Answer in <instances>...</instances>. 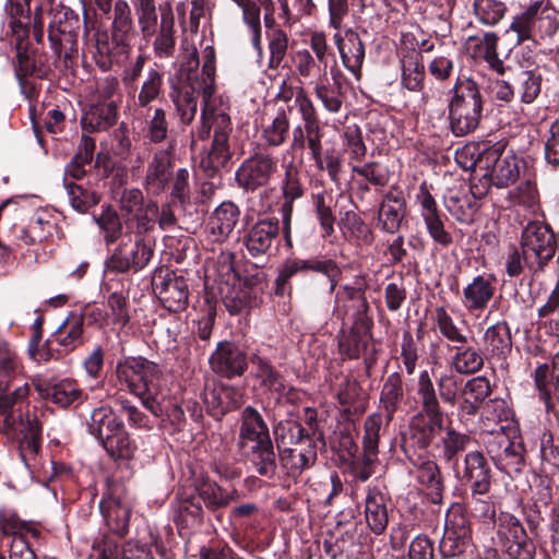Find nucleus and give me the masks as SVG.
<instances>
[{"mask_svg": "<svg viewBox=\"0 0 559 559\" xmlns=\"http://www.w3.org/2000/svg\"><path fill=\"white\" fill-rule=\"evenodd\" d=\"M87 429L111 459L132 457L136 447L127 432L122 419L110 406L94 408L87 420Z\"/></svg>", "mask_w": 559, "mask_h": 559, "instance_id": "1a4fd4ad", "label": "nucleus"}, {"mask_svg": "<svg viewBox=\"0 0 559 559\" xmlns=\"http://www.w3.org/2000/svg\"><path fill=\"white\" fill-rule=\"evenodd\" d=\"M404 399L403 378L400 372L386 377L380 392V405L384 411L386 423H390Z\"/></svg>", "mask_w": 559, "mask_h": 559, "instance_id": "c03bdc74", "label": "nucleus"}, {"mask_svg": "<svg viewBox=\"0 0 559 559\" xmlns=\"http://www.w3.org/2000/svg\"><path fill=\"white\" fill-rule=\"evenodd\" d=\"M203 402L207 413L219 420L225 414L242 404V392L234 385L217 383L211 389H205Z\"/></svg>", "mask_w": 559, "mask_h": 559, "instance_id": "cd10ccee", "label": "nucleus"}, {"mask_svg": "<svg viewBox=\"0 0 559 559\" xmlns=\"http://www.w3.org/2000/svg\"><path fill=\"white\" fill-rule=\"evenodd\" d=\"M226 310L231 316L248 312L262 302L263 288L258 275L239 278L219 286Z\"/></svg>", "mask_w": 559, "mask_h": 559, "instance_id": "6ab92c4d", "label": "nucleus"}, {"mask_svg": "<svg viewBox=\"0 0 559 559\" xmlns=\"http://www.w3.org/2000/svg\"><path fill=\"white\" fill-rule=\"evenodd\" d=\"M290 114L289 107H278L272 121L263 127L262 140L267 146L278 147L286 142L290 128Z\"/></svg>", "mask_w": 559, "mask_h": 559, "instance_id": "3c124183", "label": "nucleus"}, {"mask_svg": "<svg viewBox=\"0 0 559 559\" xmlns=\"http://www.w3.org/2000/svg\"><path fill=\"white\" fill-rule=\"evenodd\" d=\"M209 361L213 372L228 379L242 376L248 368L246 350L228 341L217 344Z\"/></svg>", "mask_w": 559, "mask_h": 559, "instance_id": "4be33fe9", "label": "nucleus"}, {"mask_svg": "<svg viewBox=\"0 0 559 559\" xmlns=\"http://www.w3.org/2000/svg\"><path fill=\"white\" fill-rule=\"evenodd\" d=\"M544 13L542 2L536 1L513 17L510 31L516 34L519 46L528 41L537 47L539 39L551 37L557 33L558 23L556 19Z\"/></svg>", "mask_w": 559, "mask_h": 559, "instance_id": "2eb2a0df", "label": "nucleus"}, {"mask_svg": "<svg viewBox=\"0 0 559 559\" xmlns=\"http://www.w3.org/2000/svg\"><path fill=\"white\" fill-rule=\"evenodd\" d=\"M278 173V159L273 154L258 151L242 160L235 173L237 186L246 192L266 187Z\"/></svg>", "mask_w": 559, "mask_h": 559, "instance_id": "f3484780", "label": "nucleus"}, {"mask_svg": "<svg viewBox=\"0 0 559 559\" xmlns=\"http://www.w3.org/2000/svg\"><path fill=\"white\" fill-rule=\"evenodd\" d=\"M406 215V201L402 192L390 190L380 203L378 227L388 234H396Z\"/></svg>", "mask_w": 559, "mask_h": 559, "instance_id": "2f4dec72", "label": "nucleus"}, {"mask_svg": "<svg viewBox=\"0 0 559 559\" xmlns=\"http://www.w3.org/2000/svg\"><path fill=\"white\" fill-rule=\"evenodd\" d=\"M112 10L110 33L107 29L97 28L90 36L85 21V49L103 71L110 70L120 56L129 53L134 33L132 12L128 1L116 0Z\"/></svg>", "mask_w": 559, "mask_h": 559, "instance_id": "20e7f679", "label": "nucleus"}, {"mask_svg": "<svg viewBox=\"0 0 559 559\" xmlns=\"http://www.w3.org/2000/svg\"><path fill=\"white\" fill-rule=\"evenodd\" d=\"M485 447L496 467L512 475L520 473L525 465V447L520 436H510L504 429L491 431L486 436Z\"/></svg>", "mask_w": 559, "mask_h": 559, "instance_id": "f8f14e48", "label": "nucleus"}, {"mask_svg": "<svg viewBox=\"0 0 559 559\" xmlns=\"http://www.w3.org/2000/svg\"><path fill=\"white\" fill-rule=\"evenodd\" d=\"M117 119L118 105L116 102H97L83 114L81 124L86 132H102L116 124Z\"/></svg>", "mask_w": 559, "mask_h": 559, "instance_id": "ea45409f", "label": "nucleus"}, {"mask_svg": "<svg viewBox=\"0 0 559 559\" xmlns=\"http://www.w3.org/2000/svg\"><path fill=\"white\" fill-rule=\"evenodd\" d=\"M134 240L122 241L106 261V267L110 272L134 273L143 270L154 255L151 241L144 238L145 234H134Z\"/></svg>", "mask_w": 559, "mask_h": 559, "instance_id": "a211bd4d", "label": "nucleus"}, {"mask_svg": "<svg viewBox=\"0 0 559 559\" xmlns=\"http://www.w3.org/2000/svg\"><path fill=\"white\" fill-rule=\"evenodd\" d=\"M472 443V436L447 425L439 440L435 443L438 456L445 464L457 466L459 455Z\"/></svg>", "mask_w": 559, "mask_h": 559, "instance_id": "f704fd0d", "label": "nucleus"}, {"mask_svg": "<svg viewBox=\"0 0 559 559\" xmlns=\"http://www.w3.org/2000/svg\"><path fill=\"white\" fill-rule=\"evenodd\" d=\"M297 109L301 116V119L305 123L306 129V146L310 151L311 158L317 156L321 151H323L322 146V138H323V129L321 127L317 109L309 98L307 94L299 93V96L296 100Z\"/></svg>", "mask_w": 559, "mask_h": 559, "instance_id": "c756f323", "label": "nucleus"}, {"mask_svg": "<svg viewBox=\"0 0 559 559\" xmlns=\"http://www.w3.org/2000/svg\"><path fill=\"white\" fill-rule=\"evenodd\" d=\"M240 216V210L234 202H223L212 213L207 230L213 241L226 240L235 229Z\"/></svg>", "mask_w": 559, "mask_h": 559, "instance_id": "e433bc0d", "label": "nucleus"}, {"mask_svg": "<svg viewBox=\"0 0 559 559\" xmlns=\"http://www.w3.org/2000/svg\"><path fill=\"white\" fill-rule=\"evenodd\" d=\"M314 95L322 103L326 111L337 114L342 109L343 97L340 82L328 84L321 80L314 86Z\"/></svg>", "mask_w": 559, "mask_h": 559, "instance_id": "680f3d73", "label": "nucleus"}, {"mask_svg": "<svg viewBox=\"0 0 559 559\" xmlns=\"http://www.w3.org/2000/svg\"><path fill=\"white\" fill-rule=\"evenodd\" d=\"M540 459L545 473H559V437L555 438L550 431L540 437Z\"/></svg>", "mask_w": 559, "mask_h": 559, "instance_id": "052dcab7", "label": "nucleus"}, {"mask_svg": "<svg viewBox=\"0 0 559 559\" xmlns=\"http://www.w3.org/2000/svg\"><path fill=\"white\" fill-rule=\"evenodd\" d=\"M251 362L257 367V377L261 380L262 386L275 393L284 390L283 377L266 359L254 355Z\"/></svg>", "mask_w": 559, "mask_h": 559, "instance_id": "338daca9", "label": "nucleus"}, {"mask_svg": "<svg viewBox=\"0 0 559 559\" xmlns=\"http://www.w3.org/2000/svg\"><path fill=\"white\" fill-rule=\"evenodd\" d=\"M527 534L521 521L509 512H501L496 524L497 544L506 549L516 539L524 538Z\"/></svg>", "mask_w": 559, "mask_h": 559, "instance_id": "603ef678", "label": "nucleus"}, {"mask_svg": "<svg viewBox=\"0 0 559 559\" xmlns=\"http://www.w3.org/2000/svg\"><path fill=\"white\" fill-rule=\"evenodd\" d=\"M116 377L130 393L138 396L142 405L155 417H162L171 433L186 426L182 407L177 403L166 404L167 389L162 368L144 357H127L116 365Z\"/></svg>", "mask_w": 559, "mask_h": 559, "instance_id": "f257e3e1", "label": "nucleus"}, {"mask_svg": "<svg viewBox=\"0 0 559 559\" xmlns=\"http://www.w3.org/2000/svg\"><path fill=\"white\" fill-rule=\"evenodd\" d=\"M96 223L104 233V240L106 245L115 243L122 236L123 226L121 218L110 206L103 211V213L96 218Z\"/></svg>", "mask_w": 559, "mask_h": 559, "instance_id": "774afa93", "label": "nucleus"}, {"mask_svg": "<svg viewBox=\"0 0 559 559\" xmlns=\"http://www.w3.org/2000/svg\"><path fill=\"white\" fill-rule=\"evenodd\" d=\"M383 424L381 413H372L365 420V433L362 438L365 464H371L378 454L380 430Z\"/></svg>", "mask_w": 559, "mask_h": 559, "instance_id": "4d7b16f0", "label": "nucleus"}, {"mask_svg": "<svg viewBox=\"0 0 559 559\" xmlns=\"http://www.w3.org/2000/svg\"><path fill=\"white\" fill-rule=\"evenodd\" d=\"M456 477L469 490L491 489L492 474L489 463L480 451H469L464 455L462 468L455 469Z\"/></svg>", "mask_w": 559, "mask_h": 559, "instance_id": "a878e982", "label": "nucleus"}, {"mask_svg": "<svg viewBox=\"0 0 559 559\" xmlns=\"http://www.w3.org/2000/svg\"><path fill=\"white\" fill-rule=\"evenodd\" d=\"M203 66L200 76H195L191 83L193 91H197L199 95L205 93H216L215 86V49L213 46L207 45L202 50Z\"/></svg>", "mask_w": 559, "mask_h": 559, "instance_id": "864d4df0", "label": "nucleus"}, {"mask_svg": "<svg viewBox=\"0 0 559 559\" xmlns=\"http://www.w3.org/2000/svg\"><path fill=\"white\" fill-rule=\"evenodd\" d=\"M174 144H169L166 150L155 152L147 164L144 188L147 192L159 195L169 187L174 176V163L171 158Z\"/></svg>", "mask_w": 559, "mask_h": 559, "instance_id": "393cba45", "label": "nucleus"}, {"mask_svg": "<svg viewBox=\"0 0 559 559\" xmlns=\"http://www.w3.org/2000/svg\"><path fill=\"white\" fill-rule=\"evenodd\" d=\"M29 385L14 383V379L0 380V416L3 430L17 438L23 461L35 457L40 450L41 425L36 416L24 418L28 407Z\"/></svg>", "mask_w": 559, "mask_h": 559, "instance_id": "7ed1b4c3", "label": "nucleus"}, {"mask_svg": "<svg viewBox=\"0 0 559 559\" xmlns=\"http://www.w3.org/2000/svg\"><path fill=\"white\" fill-rule=\"evenodd\" d=\"M486 160L487 167L489 163H493L490 171V180L498 188H504L514 183L520 176L519 159L511 154H498V150L492 148L485 153L480 158V163Z\"/></svg>", "mask_w": 559, "mask_h": 559, "instance_id": "473e14b6", "label": "nucleus"}, {"mask_svg": "<svg viewBox=\"0 0 559 559\" xmlns=\"http://www.w3.org/2000/svg\"><path fill=\"white\" fill-rule=\"evenodd\" d=\"M270 58L267 68L277 70L286 57L288 50V34L284 29L266 32Z\"/></svg>", "mask_w": 559, "mask_h": 559, "instance_id": "e2e57ef3", "label": "nucleus"}, {"mask_svg": "<svg viewBox=\"0 0 559 559\" xmlns=\"http://www.w3.org/2000/svg\"><path fill=\"white\" fill-rule=\"evenodd\" d=\"M448 104L449 123L455 136L474 132L481 120L484 96L478 84L469 78H457Z\"/></svg>", "mask_w": 559, "mask_h": 559, "instance_id": "6e6552de", "label": "nucleus"}, {"mask_svg": "<svg viewBox=\"0 0 559 559\" xmlns=\"http://www.w3.org/2000/svg\"><path fill=\"white\" fill-rule=\"evenodd\" d=\"M138 26L145 41L152 40L154 57L173 58L176 51L175 16L169 3L156 5L155 0H131Z\"/></svg>", "mask_w": 559, "mask_h": 559, "instance_id": "0eeeda50", "label": "nucleus"}, {"mask_svg": "<svg viewBox=\"0 0 559 559\" xmlns=\"http://www.w3.org/2000/svg\"><path fill=\"white\" fill-rule=\"evenodd\" d=\"M416 201L420 206V216L428 235L441 248H449L453 243V236L445 229L437 202L425 183L420 185Z\"/></svg>", "mask_w": 559, "mask_h": 559, "instance_id": "b1692460", "label": "nucleus"}, {"mask_svg": "<svg viewBox=\"0 0 559 559\" xmlns=\"http://www.w3.org/2000/svg\"><path fill=\"white\" fill-rule=\"evenodd\" d=\"M485 353L501 364L512 352V336L507 322H498L486 329L484 334Z\"/></svg>", "mask_w": 559, "mask_h": 559, "instance_id": "4c0bfd02", "label": "nucleus"}, {"mask_svg": "<svg viewBox=\"0 0 559 559\" xmlns=\"http://www.w3.org/2000/svg\"><path fill=\"white\" fill-rule=\"evenodd\" d=\"M534 381L539 397L545 402L548 409L552 406V400L559 403V352L552 359L551 369L547 364L535 369Z\"/></svg>", "mask_w": 559, "mask_h": 559, "instance_id": "58836bf2", "label": "nucleus"}, {"mask_svg": "<svg viewBox=\"0 0 559 559\" xmlns=\"http://www.w3.org/2000/svg\"><path fill=\"white\" fill-rule=\"evenodd\" d=\"M202 96V107L199 123L191 130V148L198 141H206L213 131L210 152L201 164L209 176H213L228 166L231 159L229 138L233 122L229 115L230 103L227 96L217 93H205Z\"/></svg>", "mask_w": 559, "mask_h": 559, "instance_id": "f03ea898", "label": "nucleus"}, {"mask_svg": "<svg viewBox=\"0 0 559 559\" xmlns=\"http://www.w3.org/2000/svg\"><path fill=\"white\" fill-rule=\"evenodd\" d=\"M100 511L112 533L124 536L129 530V522L132 512L131 503L126 497L110 493L103 498L99 503Z\"/></svg>", "mask_w": 559, "mask_h": 559, "instance_id": "7c9ffc66", "label": "nucleus"}, {"mask_svg": "<svg viewBox=\"0 0 559 559\" xmlns=\"http://www.w3.org/2000/svg\"><path fill=\"white\" fill-rule=\"evenodd\" d=\"M521 249L527 269L537 272L555 254V235L548 226L542 223H530L522 233Z\"/></svg>", "mask_w": 559, "mask_h": 559, "instance_id": "dca6fc26", "label": "nucleus"}, {"mask_svg": "<svg viewBox=\"0 0 559 559\" xmlns=\"http://www.w3.org/2000/svg\"><path fill=\"white\" fill-rule=\"evenodd\" d=\"M417 395L420 401V412L442 411L435 383L428 370L419 373L417 381Z\"/></svg>", "mask_w": 559, "mask_h": 559, "instance_id": "0e129e2a", "label": "nucleus"}, {"mask_svg": "<svg viewBox=\"0 0 559 559\" xmlns=\"http://www.w3.org/2000/svg\"><path fill=\"white\" fill-rule=\"evenodd\" d=\"M444 428L442 411L419 412L412 418L411 438L418 448L427 449L442 435Z\"/></svg>", "mask_w": 559, "mask_h": 559, "instance_id": "bb28decb", "label": "nucleus"}, {"mask_svg": "<svg viewBox=\"0 0 559 559\" xmlns=\"http://www.w3.org/2000/svg\"><path fill=\"white\" fill-rule=\"evenodd\" d=\"M452 349L455 350L451 358V365L460 374H472L478 372L484 367L485 354L474 347L462 343Z\"/></svg>", "mask_w": 559, "mask_h": 559, "instance_id": "09e8293b", "label": "nucleus"}, {"mask_svg": "<svg viewBox=\"0 0 559 559\" xmlns=\"http://www.w3.org/2000/svg\"><path fill=\"white\" fill-rule=\"evenodd\" d=\"M334 40L341 55L342 62L346 69L353 73H357L365 58V47L359 35L348 28L344 34L336 29Z\"/></svg>", "mask_w": 559, "mask_h": 559, "instance_id": "c9c22d12", "label": "nucleus"}, {"mask_svg": "<svg viewBox=\"0 0 559 559\" xmlns=\"http://www.w3.org/2000/svg\"><path fill=\"white\" fill-rule=\"evenodd\" d=\"M471 545V522L461 506H453L447 514L444 535L439 545L440 554L444 558L457 557Z\"/></svg>", "mask_w": 559, "mask_h": 559, "instance_id": "aec40b11", "label": "nucleus"}, {"mask_svg": "<svg viewBox=\"0 0 559 559\" xmlns=\"http://www.w3.org/2000/svg\"><path fill=\"white\" fill-rule=\"evenodd\" d=\"M305 190L300 169L293 162L285 165L284 176L281 180L283 203L280 212L293 213L294 202L302 198Z\"/></svg>", "mask_w": 559, "mask_h": 559, "instance_id": "37998d69", "label": "nucleus"}, {"mask_svg": "<svg viewBox=\"0 0 559 559\" xmlns=\"http://www.w3.org/2000/svg\"><path fill=\"white\" fill-rule=\"evenodd\" d=\"M496 278L492 274H479L463 288L462 304L469 312L487 308L496 292Z\"/></svg>", "mask_w": 559, "mask_h": 559, "instance_id": "c85d7f7f", "label": "nucleus"}, {"mask_svg": "<svg viewBox=\"0 0 559 559\" xmlns=\"http://www.w3.org/2000/svg\"><path fill=\"white\" fill-rule=\"evenodd\" d=\"M473 10L480 23L492 26L504 16L507 5L500 0H474Z\"/></svg>", "mask_w": 559, "mask_h": 559, "instance_id": "69168bd1", "label": "nucleus"}, {"mask_svg": "<svg viewBox=\"0 0 559 559\" xmlns=\"http://www.w3.org/2000/svg\"><path fill=\"white\" fill-rule=\"evenodd\" d=\"M153 289L162 305L170 312L182 311L189 302V285L183 276L159 269L153 276Z\"/></svg>", "mask_w": 559, "mask_h": 559, "instance_id": "412c9836", "label": "nucleus"}, {"mask_svg": "<svg viewBox=\"0 0 559 559\" xmlns=\"http://www.w3.org/2000/svg\"><path fill=\"white\" fill-rule=\"evenodd\" d=\"M83 313L71 312L57 329L53 337L59 345V354H70L86 342Z\"/></svg>", "mask_w": 559, "mask_h": 559, "instance_id": "72a5a7b5", "label": "nucleus"}, {"mask_svg": "<svg viewBox=\"0 0 559 559\" xmlns=\"http://www.w3.org/2000/svg\"><path fill=\"white\" fill-rule=\"evenodd\" d=\"M365 519L372 533L382 534L389 524L386 497L377 489H369L365 498Z\"/></svg>", "mask_w": 559, "mask_h": 559, "instance_id": "a19ab883", "label": "nucleus"}, {"mask_svg": "<svg viewBox=\"0 0 559 559\" xmlns=\"http://www.w3.org/2000/svg\"><path fill=\"white\" fill-rule=\"evenodd\" d=\"M371 328H361L355 325L344 332L338 341V349L342 355L348 359H357L367 349L371 338Z\"/></svg>", "mask_w": 559, "mask_h": 559, "instance_id": "de8ad7c7", "label": "nucleus"}, {"mask_svg": "<svg viewBox=\"0 0 559 559\" xmlns=\"http://www.w3.org/2000/svg\"><path fill=\"white\" fill-rule=\"evenodd\" d=\"M280 464L290 477H298L317 461L318 441L321 433L308 431L300 423L281 420L274 427Z\"/></svg>", "mask_w": 559, "mask_h": 559, "instance_id": "423d86ee", "label": "nucleus"}, {"mask_svg": "<svg viewBox=\"0 0 559 559\" xmlns=\"http://www.w3.org/2000/svg\"><path fill=\"white\" fill-rule=\"evenodd\" d=\"M198 499L202 500L205 507L212 511L227 507L237 498V491H227L209 478L201 479L195 485Z\"/></svg>", "mask_w": 559, "mask_h": 559, "instance_id": "a18cd8bd", "label": "nucleus"}, {"mask_svg": "<svg viewBox=\"0 0 559 559\" xmlns=\"http://www.w3.org/2000/svg\"><path fill=\"white\" fill-rule=\"evenodd\" d=\"M32 0H7L5 12L13 36H28L33 23Z\"/></svg>", "mask_w": 559, "mask_h": 559, "instance_id": "8fccbe9b", "label": "nucleus"}, {"mask_svg": "<svg viewBox=\"0 0 559 559\" xmlns=\"http://www.w3.org/2000/svg\"><path fill=\"white\" fill-rule=\"evenodd\" d=\"M417 478L430 491L431 501L440 503L444 485L438 464L435 461L424 462L418 468Z\"/></svg>", "mask_w": 559, "mask_h": 559, "instance_id": "13d9d810", "label": "nucleus"}, {"mask_svg": "<svg viewBox=\"0 0 559 559\" xmlns=\"http://www.w3.org/2000/svg\"><path fill=\"white\" fill-rule=\"evenodd\" d=\"M43 396L61 408L76 407L84 401L82 389L76 381L71 379H63L53 384H48L43 390Z\"/></svg>", "mask_w": 559, "mask_h": 559, "instance_id": "79ce46f5", "label": "nucleus"}, {"mask_svg": "<svg viewBox=\"0 0 559 559\" xmlns=\"http://www.w3.org/2000/svg\"><path fill=\"white\" fill-rule=\"evenodd\" d=\"M367 289L368 283L365 275L355 276L352 285L341 286L335 296L334 316L342 320L349 317L355 325L371 328L372 319L368 316L370 305L366 296Z\"/></svg>", "mask_w": 559, "mask_h": 559, "instance_id": "4468645a", "label": "nucleus"}, {"mask_svg": "<svg viewBox=\"0 0 559 559\" xmlns=\"http://www.w3.org/2000/svg\"><path fill=\"white\" fill-rule=\"evenodd\" d=\"M231 1L241 10L242 22L248 26L252 34V45L259 52H261L262 25L260 5L254 0Z\"/></svg>", "mask_w": 559, "mask_h": 559, "instance_id": "5fc2aeb1", "label": "nucleus"}, {"mask_svg": "<svg viewBox=\"0 0 559 559\" xmlns=\"http://www.w3.org/2000/svg\"><path fill=\"white\" fill-rule=\"evenodd\" d=\"M308 271L324 275L330 283V293L335 290L342 277V269L333 259H320L318 257L310 259H287L278 270L275 280V294L284 296L287 292L290 293V278L298 273Z\"/></svg>", "mask_w": 559, "mask_h": 559, "instance_id": "ddd939ff", "label": "nucleus"}, {"mask_svg": "<svg viewBox=\"0 0 559 559\" xmlns=\"http://www.w3.org/2000/svg\"><path fill=\"white\" fill-rule=\"evenodd\" d=\"M80 28V17L72 9L60 5L51 11L48 39L58 59L67 62L78 53Z\"/></svg>", "mask_w": 559, "mask_h": 559, "instance_id": "9d476101", "label": "nucleus"}, {"mask_svg": "<svg viewBox=\"0 0 559 559\" xmlns=\"http://www.w3.org/2000/svg\"><path fill=\"white\" fill-rule=\"evenodd\" d=\"M515 93L521 103L532 104L542 91L543 75L535 70H521L515 75Z\"/></svg>", "mask_w": 559, "mask_h": 559, "instance_id": "6e6d98bb", "label": "nucleus"}, {"mask_svg": "<svg viewBox=\"0 0 559 559\" xmlns=\"http://www.w3.org/2000/svg\"><path fill=\"white\" fill-rule=\"evenodd\" d=\"M237 448L258 475L272 478L276 474V454L269 426L252 406H246L240 413Z\"/></svg>", "mask_w": 559, "mask_h": 559, "instance_id": "39448f33", "label": "nucleus"}, {"mask_svg": "<svg viewBox=\"0 0 559 559\" xmlns=\"http://www.w3.org/2000/svg\"><path fill=\"white\" fill-rule=\"evenodd\" d=\"M164 96V73L156 68H148L141 82L135 98L138 108H148L150 105Z\"/></svg>", "mask_w": 559, "mask_h": 559, "instance_id": "49530a36", "label": "nucleus"}, {"mask_svg": "<svg viewBox=\"0 0 559 559\" xmlns=\"http://www.w3.org/2000/svg\"><path fill=\"white\" fill-rule=\"evenodd\" d=\"M118 205L127 227L133 234H147L154 229L158 204L145 200L139 188H124L118 195Z\"/></svg>", "mask_w": 559, "mask_h": 559, "instance_id": "9b49d317", "label": "nucleus"}, {"mask_svg": "<svg viewBox=\"0 0 559 559\" xmlns=\"http://www.w3.org/2000/svg\"><path fill=\"white\" fill-rule=\"evenodd\" d=\"M435 321L440 334L452 344V348L462 343H467V335L455 324L444 307L436 308Z\"/></svg>", "mask_w": 559, "mask_h": 559, "instance_id": "bf43d9fd", "label": "nucleus"}, {"mask_svg": "<svg viewBox=\"0 0 559 559\" xmlns=\"http://www.w3.org/2000/svg\"><path fill=\"white\" fill-rule=\"evenodd\" d=\"M280 221L274 216L259 218L243 236V245L253 258L269 255L280 235Z\"/></svg>", "mask_w": 559, "mask_h": 559, "instance_id": "5701e85b", "label": "nucleus"}]
</instances>
